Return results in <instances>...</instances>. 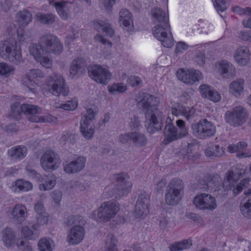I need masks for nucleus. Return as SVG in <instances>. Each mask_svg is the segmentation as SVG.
<instances>
[{"label": "nucleus", "mask_w": 251, "mask_h": 251, "mask_svg": "<svg viewBox=\"0 0 251 251\" xmlns=\"http://www.w3.org/2000/svg\"><path fill=\"white\" fill-rule=\"evenodd\" d=\"M244 174V169L240 167H233L226 174L224 180L218 175H214L212 177L206 176L203 178L199 179L197 189L201 191L215 192L220 196L226 195L227 192L232 189L233 193L234 195H237L249 184V179L245 178L236 185H235Z\"/></svg>", "instance_id": "nucleus-1"}, {"label": "nucleus", "mask_w": 251, "mask_h": 251, "mask_svg": "<svg viewBox=\"0 0 251 251\" xmlns=\"http://www.w3.org/2000/svg\"><path fill=\"white\" fill-rule=\"evenodd\" d=\"M156 98L149 94H144L142 100L137 103L140 109L146 110L145 126L149 133L153 134L161 129L164 115L155 105Z\"/></svg>", "instance_id": "nucleus-2"}, {"label": "nucleus", "mask_w": 251, "mask_h": 251, "mask_svg": "<svg viewBox=\"0 0 251 251\" xmlns=\"http://www.w3.org/2000/svg\"><path fill=\"white\" fill-rule=\"evenodd\" d=\"M0 56L3 59L15 65H19L24 62L21 48L17 45V41L13 38L0 42Z\"/></svg>", "instance_id": "nucleus-3"}, {"label": "nucleus", "mask_w": 251, "mask_h": 251, "mask_svg": "<svg viewBox=\"0 0 251 251\" xmlns=\"http://www.w3.org/2000/svg\"><path fill=\"white\" fill-rule=\"evenodd\" d=\"M46 86L47 91L54 96H66L69 93V88L65 79L58 74L53 73L48 76Z\"/></svg>", "instance_id": "nucleus-4"}, {"label": "nucleus", "mask_w": 251, "mask_h": 251, "mask_svg": "<svg viewBox=\"0 0 251 251\" xmlns=\"http://www.w3.org/2000/svg\"><path fill=\"white\" fill-rule=\"evenodd\" d=\"M42 50L45 53H52L59 55L63 51V45L60 40L55 36L47 34L42 36L38 44L31 45Z\"/></svg>", "instance_id": "nucleus-5"}, {"label": "nucleus", "mask_w": 251, "mask_h": 251, "mask_svg": "<svg viewBox=\"0 0 251 251\" xmlns=\"http://www.w3.org/2000/svg\"><path fill=\"white\" fill-rule=\"evenodd\" d=\"M183 188V183L180 179L175 178L171 180L166 189L165 200L166 203L169 205L177 204L181 199Z\"/></svg>", "instance_id": "nucleus-6"}, {"label": "nucleus", "mask_w": 251, "mask_h": 251, "mask_svg": "<svg viewBox=\"0 0 251 251\" xmlns=\"http://www.w3.org/2000/svg\"><path fill=\"white\" fill-rule=\"evenodd\" d=\"M193 134L200 139H206L214 135L216 126L206 119L200 120L191 126Z\"/></svg>", "instance_id": "nucleus-7"}, {"label": "nucleus", "mask_w": 251, "mask_h": 251, "mask_svg": "<svg viewBox=\"0 0 251 251\" xmlns=\"http://www.w3.org/2000/svg\"><path fill=\"white\" fill-rule=\"evenodd\" d=\"M154 36L161 43L163 46L171 48L174 45V39L170 32L169 23L156 24L152 29Z\"/></svg>", "instance_id": "nucleus-8"}, {"label": "nucleus", "mask_w": 251, "mask_h": 251, "mask_svg": "<svg viewBox=\"0 0 251 251\" xmlns=\"http://www.w3.org/2000/svg\"><path fill=\"white\" fill-rule=\"evenodd\" d=\"M247 116L246 109L242 106H238L226 113L225 120L230 126H239L246 122Z\"/></svg>", "instance_id": "nucleus-9"}, {"label": "nucleus", "mask_w": 251, "mask_h": 251, "mask_svg": "<svg viewBox=\"0 0 251 251\" xmlns=\"http://www.w3.org/2000/svg\"><path fill=\"white\" fill-rule=\"evenodd\" d=\"M116 179V183L112 190V196L116 199L126 196L131 191L132 184L123 174L117 175Z\"/></svg>", "instance_id": "nucleus-10"}, {"label": "nucleus", "mask_w": 251, "mask_h": 251, "mask_svg": "<svg viewBox=\"0 0 251 251\" xmlns=\"http://www.w3.org/2000/svg\"><path fill=\"white\" fill-rule=\"evenodd\" d=\"M119 211L118 203L114 201H106L98 209V218L101 221L108 222L113 218Z\"/></svg>", "instance_id": "nucleus-11"}, {"label": "nucleus", "mask_w": 251, "mask_h": 251, "mask_svg": "<svg viewBox=\"0 0 251 251\" xmlns=\"http://www.w3.org/2000/svg\"><path fill=\"white\" fill-rule=\"evenodd\" d=\"M150 197L144 191H140L133 212L136 218L144 219L149 213Z\"/></svg>", "instance_id": "nucleus-12"}, {"label": "nucleus", "mask_w": 251, "mask_h": 251, "mask_svg": "<svg viewBox=\"0 0 251 251\" xmlns=\"http://www.w3.org/2000/svg\"><path fill=\"white\" fill-rule=\"evenodd\" d=\"M90 76L98 83L106 85L111 78L110 72L98 65H94L88 68Z\"/></svg>", "instance_id": "nucleus-13"}, {"label": "nucleus", "mask_w": 251, "mask_h": 251, "mask_svg": "<svg viewBox=\"0 0 251 251\" xmlns=\"http://www.w3.org/2000/svg\"><path fill=\"white\" fill-rule=\"evenodd\" d=\"M61 163L58 154L52 150L47 151L41 158V164L46 171L56 170Z\"/></svg>", "instance_id": "nucleus-14"}, {"label": "nucleus", "mask_w": 251, "mask_h": 251, "mask_svg": "<svg viewBox=\"0 0 251 251\" xmlns=\"http://www.w3.org/2000/svg\"><path fill=\"white\" fill-rule=\"evenodd\" d=\"M193 202L196 207L200 209L213 210L217 207L215 198L208 194L198 195L194 199Z\"/></svg>", "instance_id": "nucleus-15"}, {"label": "nucleus", "mask_w": 251, "mask_h": 251, "mask_svg": "<svg viewBox=\"0 0 251 251\" xmlns=\"http://www.w3.org/2000/svg\"><path fill=\"white\" fill-rule=\"evenodd\" d=\"M176 76L178 79L190 85L199 81L202 77L201 72L198 70H188L185 71L182 69H179L177 71Z\"/></svg>", "instance_id": "nucleus-16"}, {"label": "nucleus", "mask_w": 251, "mask_h": 251, "mask_svg": "<svg viewBox=\"0 0 251 251\" xmlns=\"http://www.w3.org/2000/svg\"><path fill=\"white\" fill-rule=\"evenodd\" d=\"M29 52L43 67L47 69H50L52 67V59L48 53L42 52L38 48L32 46L29 47Z\"/></svg>", "instance_id": "nucleus-17"}, {"label": "nucleus", "mask_w": 251, "mask_h": 251, "mask_svg": "<svg viewBox=\"0 0 251 251\" xmlns=\"http://www.w3.org/2000/svg\"><path fill=\"white\" fill-rule=\"evenodd\" d=\"M85 236V230L81 225H76L71 227L68 231L66 241L70 245L80 243Z\"/></svg>", "instance_id": "nucleus-18"}, {"label": "nucleus", "mask_w": 251, "mask_h": 251, "mask_svg": "<svg viewBox=\"0 0 251 251\" xmlns=\"http://www.w3.org/2000/svg\"><path fill=\"white\" fill-rule=\"evenodd\" d=\"M164 142L166 144L181 138L180 133L172 124V122L169 118L166 120V124L164 129Z\"/></svg>", "instance_id": "nucleus-19"}, {"label": "nucleus", "mask_w": 251, "mask_h": 251, "mask_svg": "<svg viewBox=\"0 0 251 251\" xmlns=\"http://www.w3.org/2000/svg\"><path fill=\"white\" fill-rule=\"evenodd\" d=\"M196 111L193 107H186L179 103L172 106V113L176 116H183L189 120L194 117Z\"/></svg>", "instance_id": "nucleus-20"}, {"label": "nucleus", "mask_w": 251, "mask_h": 251, "mask_svg": "<svg viewBox=\"0 0 251 251\" xmlns=\"http://www.w3.org/2000/svg\"><path fill=\"white\" fill-rule=\"evenodd\" d=\"M85 163V158L79 156L68 163L64 167V171L67 174L77 173L84 168Z\"/></svg>", "instance_id": "nucleus-21"}, {"label": "nucleus", "mask_w": 251, "mask_h": 251, "mask_svg": "<svg viewBox=\"0 0 251 251\" xmlns=\"http://www.w3.org/2000/svg\"><path fill=\"white\" fill-rule=\"evenodd\" d=\"M199 89L201 96L206 98L214 102L219 101L221 98L220 93L210 86L203 84L201 85Z\"/></svg>", "instance_id": "nucleus-22"}, {"label": "nucleus", "mask_w": 251, "mask_h": 251, "mask_svg": "<svg viewBox=\"0 0 251 251\" xmlns=\"http://www.w3.org/2000/svg\"><path fill=\"white\" fill-rule=\"evenodd\" d=\"M151 15L152 22L155 25L169 23L167 14L160 8L155 7L152 8Z\"/></svg>", "instance_id": "nucleus-23"}, {"label": "nucleus", "mask_w": 251, "mask_h": 251, "mask_svg": "<svg viewBox=\"0 0 251 251\" xmlns=\"http://www.w3.org/2000/svg\"><path fill=\"white\" fill-rule=\"evenodd\" d=\"M219 73L225 77L230 78L235 76L236 72L231 63L223 60L219 64Z\"/></svg>", "instance_id": "nucleus-24"}, {"label": "nucleus", "mask_w": 251, "mask_h": 251, "mask_svg": "<svg viewBox=\"0 0 251 251\" xmlns=\"http://www.w3.org/2000/svg\"><path fill=\"white\" fill-rule=\"evenodd\" d=\"M250 51L245 46L238 48L234 53V57L236 61L241 65H245L250 59Z\"/></svg>", "instance_id": "nucleus-25"}, {"label": "nucleus", "mask_w": 251, "mask_h": 251, "mask_svg": "<svg viewBox=\"0 0 251 251\" xmlns=\"http://www.w3.org/2000/svg\"><path fill=\"white\" fill-rule=\"evenodd\" d=\"M27 151V148L24 146H17L11 148L8 151V154L12 160L18 161L25 158Z\"/></svg>", "instance_id": "nucleus-26"}, {"label": "nucleus", "mask_w": 251, "mask_h": 251, "mask_svg": "<svg viewBox=\"0 0 251 251\" xmlns=\"http://www.w3.org/2000/svg\"><path fill=\"white\" fill-rule=\"evenodd\" d=\"M13 219L18 224L23 222L27 215L26 207L23 205L17 204L13 208L12 213Z\"/></svg>", "instance_id": "nucleus-27"}, {"label": "nucleus", "mask_w": 251, "mask_h": 251, "mask_svg": "<svg viewBox=\"0 0 251 251\" xmlns=\"http://www.w3.org/2000/svg\"><path fill=\"white\" fill-rule=\"evenodd\" d=\"M41 183L39 184V189L42 191H46L51 189L55 185L56 176L53 174L44 176L41 180Z\"/></svg>", "instance_id": "nucleus-28"}, {"label": "nucleus", "mask_w": 251, "mask_h": 251, "mask_svg": "<svg viewBox=\"0 0 251 251\" xmlns=\"http://www.w3.org/2000/svg\"><path fill=\"white\" fill-rule=\"evenodd\" d=\"M206 156L214 158L221 157L225 154V149L218 145L213 144L205 150Z\"/></svg>", "instance_id": "nucleus-29"}, {"label": "nucleus", "mask_w": 251, "mask_h": 251, "mask_svg": "<svg viewBox=\"0 0 251 251\" xmlns=\"http://www.w3.org/2000/svg\"><path fill=\"white\" fill-rule=\"evenodd\" d=\"M131 143L138 147H142L147 145L148 140L145 135L138 131L131 132Z\"/></svg>", "instance_id": "nucleus-30"}, {"label": "nucleus", "mask_w": 251, "mask_h": 251, "mask_svg": "<svg viewBox=\"0 0 251 251\" xmlns=\"http://www.w3.org/2000/svg\"><path fill=\"white\" fill-rule=\"evenodd\" d=\"M244 80L238 78L232 82L229 85V92L235 97L239 96L244 90Z\"/></svg>", "instance_id": "nucleus-31"}, {"label": "nucleus", "mask_w": 251, "mask_h": 251, "mask_svg": "<svg viewBox=\"0 0 251 251\" xmlns=\"http://www.w3.org/2000/svg\"><path fill=\"white\" fill-rule=\"evenodd\" d=\"M85 64L81 58H78L74 60L70 68V74L75 76L78 74H82L85 71Z\"/></svg>", "instance_id": "nucleus-32"}, {"label": "nucleus", "mask_w": 251, "mask_h": 251, "mask_svg": "<svg viewBox=\"0 0 251 251\" xmlns=\"http://www.w3.org/2000/svg\"><path fill=\"white\" fill-rule=\"evenodd\" d=\"M245 195L251 196L246 202L240 204V211L242 215L249 219L251 218V188L244 192Z\"/></svg>", "instance_id": "nucleus-33"}, {"label": "nucleus", "mask_w": 251, "mask_h": 251, "mask_svg": "<svg viewBox=\"0 0 251 251\" xmlns=\"http://www.w3.org/2000/svg\"><path fill=\"white\" fill-rule=\"evenodd\" d=\"M2 240L6 247H12L15 242V235L14 232L10 228L5 229L2 232Z\"/></svg>", "instance_id": "nucleus-34"}, {"label": "nucleus", "mask_w": 251, "mask_h": 251, "mask_svg": "<svg viewBox=\"0 0 251 251\" xmlns=\"http://www.w3.org/2000/svg\"><path fill=\"white\" fill-rule=\"evenodd\" d=\"M16 18L21 26H26L31 22L32 16L28 11L24 10L19 12Z\"/></svg>", "instance_id": "nucleus-35"}, {"label": "nucleus", "mask_w": 251, "mask_h": 251, "mask_svg": "<svg viewBox=\"0 0 251 251\" xmlns=\"http://www.w3.org/2000/svg\"><path fill=\"white\" fill-rule=\"evenodd\" d=\"M192 246V240L188 239L171 245L169 249L171 251H181L187 249Z\"/></svg>", "instance_id": "nucleus-36"}, {"label": "nucleus", "mask_w": 251, "mask_h": 251, "mask_svg": "<svg viewBox=\"0 0 251 251\" xmlns=\"http://www.w3.org/2000/svg\"><path fill=\"white\" fill-rule=\"evenodd\" d=\"M23 113L28 116V119L32 116H36V114L41 112V109L37 105L24 103L22 104Z\"/></svg>", "instance_id": "nucleus-37"}, {"label": "nucleus", "mask_w": 251, "mask_h": 251, "mask_svg": "<svg viewBox=\"0 0 251 251\" xmlns=\"http://www.w3.org/2000/svg\"><path fill=\"white\" fill-rule=\"evenodd\" d=\"M53 5L55 6L58 15L62 20H66L68 19L70 10L67 5L65 4V3L57 2H55Z\"/></svg>", "instance_id": "nucleus-38"}, {"label": "nucleus", "mask_w": 251, "mask_h": 251, "mask_svg": "<svg viewBox=\"0 0 251 251\" xmlns=\"http://www.w3.org/2000/svg\"><path fill=\"white\" fill-rule=\"evenodd\" d=\"M85 221L80 215H70L65 220L64 224L68 226L84 225Z\"/></svg>", "instance_id": "nucleus-39"}, {"label": "nucleus", "mask_w": 251, "mask_h": 251, "mask_svg": "<svg viewBox=\"0 0 251 251\" xmlns=\"http://www.w3.org/2000/svg\"><path fill=\"white\" fill-rule=\"evenodd\" d=\"M35 18L39 22L44 25L52 24L55 21V16L50 13H38Z\"/></svg>", "instance_id": "nucleus-40"}, {"label": "nucleus", "mask_w": 251, "mask_h": 251, "mask_svg": "<svg viewBox=\"0 0 251 251\" xmlns=\"http://www.w3.org/2000/svg\"><path fill=\"white\" fill-rule=\"evenodd\" d=\"M85 121L83 123H80V131L84 137L87 139H90L93 137L95 129L90 126V123H85Z\"/></svg>", "instance_id": "nucleus-41"}, {"label": "nucleus", "mask_w": 251, "mask_h": 251, "mask_svg": "<svg viewBox=\"0 0 251 251\" xmlns=\"http://www.w3.org/2000/svg\"><path fill=\"white\" fill-rule=\"evenodd\" d=\"M94 27L97 30L101 29L109 37H112L114 35V31L108 23L103 21L97 22L95 23Z\"/></svg>", "instance_id": "nucleus-42"}, {"label": "nucleus", "mask_w": 251, "mask_h": 251, "mask_svg": "<svg viewBox=\"0 0 251 251\" xmlns=\"http://www.w3.org/2000/svg\"><path fill=\"white\" fill-rule=\"evenodd\" d=\"M15 72V68L12 65L4 62L0 63V75L9 77L13 75Z\"/></svg>", "instance_id": "nucleus-43"}, {"label": "nucleus", "mask_w": 251, "mask_h": 251, "mask_svg": "<svg viewBox=\"0 0 251 251\" xmlns=\"http://www.w3.org/2000/svg\"><path fill=\"white\" fill-rule=\"evenodd\" d=\"M120 21L126 27L132 23L131 14L127 9H122L120 12Z\"/></svg>", "instance_id": "nucleus-44"}, {"label": "nucleus", "mask_w": 251, "mask_h": 251, "mask_svg": "<svg viewBox=\"0 0 251 251\" xmlns=\"http://www.w3.org/2000/svg\"><path fill=\"white\" fill-rule=\"evenodd\" d=\"M56 118L50 115L43 116H32L29 118V120L32 122L54 123L56 122Z\"/></svg>", "instance_id": "nucleus-45"}, {"label": "nucleus", "mask_w": 251, "mask_h": 251, "mask_svg": "<svg viewBox=\"0 0 251 251\" xmlns=\"http://www.w3.org/2000/svg\"><path fill=\"white\" fill-rule=\"evenodd\" d=\"M53 246V241L50 238H43L38 242V247L40 251H52Z\"/></svg>", "instance_id": "nucleus-46"}, {"label": "nucleus", "mask_w": 251, "mask_h": 251, "mask_svg": "<svg viewBox=\"0 0 251 251\" xmlns=\"http://www.w3.org/2000/svg\"><path fill=\"white\" fill-rule=\"evenodd\" d=\"M82 114L83 116L80 123H83L85 121V123H90L91 121L94 119L95 116L97 114V111L92 108H87L85 111L83 112Z\"/></svg>", "instance_id": "nucleus-47"}, {"label": "nucleus", "mask_w": 251, "mask_h": 251, "mask_svg": "<svg viewBox=\"0 0 251 251\" xmlns=\"http://www.w3.org/2000/svg\"><path fill=\"white\" fill-rule=\"evenodd\" d=\"M18 188L19 191L27 192L32 189V184L28 181H25L24 179H18L15 182V186Z\"/></svg>", "instance_id": "nucleus-48"}, {"label": "nucleus", "mask_w": 251, "mask_h": 251, "mask_svg": "<svg viewBox=\"0 0 251 251\" xmlns=\"http://www.w3.org/2000/svg\"><path fill=\"white\" fill-rule=\"evenodd\" d=\"M49 216L47 213L44 212L42 214L36 215V223L32 225V228L35 230L41 226L47 224Z\"/></svg>", "instance_id": "nucleus-49"}, {"label": "nucleus", "mask_w": 251, "mask_h": 251, "mask_svg": "<svg viewBox=\"0 0 251 251\" xmlns=\"http://www.w3.org/2000/svg\"><path fill=\"white\" fill-rule=\"evenodd\" d=\"M22 83L23 85L25 88H27L30 92L32 93L35 92L37 87L36 80H32L25 76L23 78Z\"/></svg>", "instance_id": "nucleus-50"}, {"label": "nucleus", "mask_w": 251, "mask_h": 251, "mask_svg": "<svg viewBox=\"0 0 251 251\" xmlns=\"http://www.w3.org/2000/svg\"><path fill=\"white\" fill-rule=\"evenodd\" d=\"M22 112H23L22 104L16 102L11 105L10 116L18 120Z\"/></svg>", "instance_id": "nucleus-51"}, {"label": "nucleus", "mask_w": 251, "mask_h": 251, "mask_svg": "<svg viewBox=\"0 0 251 251\" xmlns=\"http://www.w3.org/2000/svg\"><path fill=\"white\" fill-rule=\"evenodd\" d=\"M126 90V87L122 83H115L108 86V91L110 93L117 94L123 93Z\"/></svg>", "instance_id": "nucleus-52"}, {"label": "nucleus", "mask_w": 251, "mask_h": 251, "mask_svg": "<svg viewBox=\"0 0 251 251\" xmlns=\"http://www.w3.org/2000/svg\"><path fill=\"white\" fill-rule=\"evenodd\" d=\"M117 240L112 234H109L106 241L107 251H117L116 246Z\"/></svg>", "instance_id": "nucleus-53"}, {"label": "nucleus", "mask_w": 251, "mask_h": 251, "mask_svg": "<svg viewBox=\"0 0 251 251\" xmlns=\"http://www.w3.org/2000/svg\"><path fill=\"white\" fill-rule=\"evenodd\" d=\"M26 76L32 80H36L37 77H43L44 74L43 72L39 69L30 70L26 74Z\"/></svg>", "instance_id": "nucleus-54"}, {"label": "nucleus", "mask_w": 251, "mask_h": 251, "mask_svg": "<svg viewBox=\"0 0 251 251\" xmlns=\"http://www.w3.org/2000/svg\"><path fill=\"white\" fill-rule=\"evenodd\" d=\"M176 124L178 128V131L180 133V137H182L188 134V129L185 126V122L183 120H177Z\"/></svg>", "instance_id": "nucleus-55"}, {"label": "nucleus", "mask_w": 251, "mask_h": 251, "mask_svg": "<svg viewBox=\"0 0 251 251\" xmlns=\"http://www.w3.org/2000/svg\"><path fill=\"white\" fill-rule=\"evenodd\" d=\"M77 106V103L75 100L68 101L65 103L60 104L59 108L66 110H73Z\"/></svg>", "instance_id": "nucleus-56"}, {"label": "nucleus", "mask_w": 251, "mask_h": 251, "mask_svg": "<svg viewBox=\"0 0 251 251\" xmlns=\"http://www.w3.org/2000/svg\"><path fill=\"white\" fill-rule=\"evenodd\" d=\"M22 233L24 237L27 239H34L36 238V235L28 226H24L22 227Z\"/></svg>", "instance_id": "nucleus-57"}, {"label": "nucleus", "mask_w": 251, "mask_h": 251, "mask_svg": "<svg viewBox=\"0 0 251 251\" xmlns=\"http://www.w3.org/2000/svg\"><path fill=\"white\" fill-rule=\"evenodd\" d=\"M214 5L218 11H224L228 5L227 0H215Z\"/></svg>", "instance_id": "nucleus-58"}, {"label": "nucleus", "mask_w": 251, "mask_h": 251, "mask_svg": "<svg viewBox=\"0 0 251 251\" xmlns=\"http://www.w3.org/2000/svg\"><path fill=\"white\" fill-rule=\"evenodd\" d=\"M129 126L132 129L138 128L141 126V121L138 116H133L130 118Z\"/></svg>", "instance_id": "nucleus-59"}, {"label": "nucleus", "mask_w": 251, "mask_h": 251, "mask_svg": "<svg viewBox=\"0 0 251 251\" xmlns=\"http://www.w3.org/2000/svg\"><path fill=\"white\" fill-rule=\"evenodd\" d=\"M131 132L122 134L119 136V141L123 144H126L131 142Z\"/></svg>", "instance_id": "nucleus-60"}, {"label": "nucleus", "mask_w": 251, "mask_h": 251, "mask_svg": "<svg viewBox=\"0 0 251 251\" xmlns=\"http://www.w3.org/2000/svg\"><path fill=\"white\" fill-rule=\"evenodd\" d=\"M188 49V45L184 42H179L176 45L175 51L176 53L183 52Z\"/></svg>", "instance_id": "nucleus-61"}, {"label": "nucleus", "mask_w": 251, "mask_h": 251, "mask_svg": "<svg viewBox=\"0 0 251 251\" xmlns=\"http://www.w3.org/2000/svg\"><path fill=\"white\" fill-rule=\"evenodd\" d=\"M239 37L242 40L251 42V30L241 31L239 34Z\"/></svg>", "instance_id": "nucleus-62"}, {"label": "nucleus", "mask_w": 251, "mask_h": 251, "mask_svg": "<svg viewBox=\"0 0 251 251\" xmlns=\"http://www.w3.org/2000/svg\"><path fill=\"white\" fill-rule=\"evenodd\" d=\"M127 82L129 85L133 87L139 85L142 82V81L138 77L131 76L128 78Z\"/></svg>", "instance_id": "nucleus-63"}, {"label": "nucleus", "mask_w": 251, "mask_h": 251, "mask_svg": "<svg viewBox=\"0 0 251 251\" xmlns=\"http://www.w3.org/2000/svg\"><path fill=\"white\" fill-rule=\"evenodd\" d=\"M233 11L240 15H251V8L250 7L241 8L239 6H236L233 8Z\"/></svg>", "instance_id": "nucleus-64"}]
</instances>
